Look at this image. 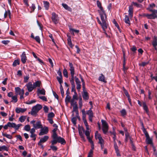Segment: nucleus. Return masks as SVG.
Segmentation results:
<instances>
[{
	"label": "nucleus",
	"mask_w": 157,
	"mask_h": 157,
	"mask_svg": "<svg viewBox=\"0 0 157 157\" xmlns=\"http://www.w3.org/2000/svg\"><path fill=\"white\" fill-rule=\"evenodd\" d=\"M57 128H54L52 130L53 133L52 135L53 140L51 141L52 144H56L57 142L60 143L62 144H65L66 142L65 140L60 136H58L56 133Z\"/></svg>",
	"instance_id": "1"
},
{
	"label": "nucleus",
	"mask_w": 157,
	"mask_h": 157,
	"mask_svg": "<svg viewBox=\"0 0 157 157\" xmlns=\"http://www.w3.org/2000/svg\"><path fill=\"white\" fill-rule=\"evenodd\" d=\"M96 19L97 20V21L98 23L101 26V28L104 31V33L106 36H107L108 35L106 33L105 30L107 29L108 25L107 23V20L104 19L103 21V20H101V21L100 20L99 18L98 17H97Z\"/></svg>",
	"instance_id": "2"
},
{
	"label": "nucleus",
	"mask_w": 157,
	"mask_h": 157,
	"mask_svg": "<svg viewBox=\"0 0 157 157\" xmlns=\"http://www.w3.org/2000/svg\"><path fill=\"white\" fill-rule=\"evenodd\" d=\"M42 108V106L40 104H37L33 106L30 112H29V114L31 113L32 116H36L38 112Z\"/></svg>",
	"instance_id": "3"
},
{
	"label": "nucleus",
	"mask_w": 157,
	"mask_h": 157,
	"mask_svg": "<svg viewBox=\"0 0 157 157\" xmlns=\"http://www.w3.org/2000/svg\"><path fill=\"white\" fill-rule=\"evenodd\" d=\"M142 125L143 127L142 130L146 137V143L147 144H151L153 145L152 139L150 138L147 132L146 131L145 128L144 127L143 124H142Z\"/></svg>",
	"instance_id": "4"
},
{
	"label": "nucleus",
	"mask_w": 157,
	"mask_h": 157,
	"mask_svg": "<svg viewBox=\"0 0 157 157\" xmlns=\"http://www.w3.org/2000/svg\"><path fill=\"white\" fill-rule=\"evenodd\" d=\"M30 123L33 124V127L37 129L42 127V125L40 121H38L36 122L35 120H33L30 122Z\"/></svg>",
	"instance_id": "5"
},
{
	"label": "nucleus",
	"mask_w": 157,
	"mask_h": 157,
	"mask_svg": "<svg viewBox=\"0 0 157 157\" xmlns=\"http://www.w3.org/2000/svg\"><path fill=\"white\" fill-rule=\"evenodd\" d=\"M102 125V129L104 134H106L108 129V125L106 121L103 120H101Z\"/></svg>",
	"instance_id": "6"
},
{
	"label": "nucleus",
	"mask_w": 157,
	"mask_h": 157,
	"mask_svg": "<svg viewBox=\"0 0 157 157\" xmlns=\"http://www.w3.org/2000/svg\"><path fill=\"white\" fill-rule=\"evenodd\" d=\"M51 19L52 21L55 24H57L59 21V18L58 16L55 13L53 12L52 13Z\"/></svg>",
	"instance_id": "7"
},
{
	"label": "nucleus",
	"mask_w": 157,
	"mask_h": 157,
	"mask_svg": "<svg viewBox=\"0 0 157 157\" xmlns=\"http://www.w3.org/2000/svg\"><path fill=\"white\" fill-rule=\"evenodd\" d=\"M49 131L48 128L46 126H44V127L42 126V128H40V132L39 133L40 136H43L48 133Z\"/></svg>",
	"instance_id": "8"
},
{
	"label": "nucleus",
	"mask_w": 157,
	"mask_h": 157,
	"mask_svg": "<svg viewBox=\"0 0 157 157\" xmlns=\"http://www.w3.org/2000/svg\"><path fill=\"white\" fill-rule=\"evenodd\" d=\"M100 10L101 11L99 12V13L101 20L103 21L104 19L107 20V16L103 8L100 9Z\"/></svg>",
	"instance_id": "9"
},
{
	"label": "nucleus",
	"mask_w": 157,
	"mask_h": 157,
	"mask_svg": "<svg viewBox=\"0 0 157 157\" xmlns=\"http://www.w3.org/2000/svg\"><path fill=\"white\" fill-rule=\"evenodd\" d=\"M29 92H32L34 89L33 86L31 82H29L25 86Z\"/></svg>",
	"instance_id": "10"
},
{
	"label": "nucleus",
	"mask_w": 157,
	"mask_h": 157,
	"mask_svg": "<svg viewBox=\"0 0 157 157\" xmlns=\"http://www.w3.org/2000/svg\"><path fill=\"white\" fill-rule=\"evenodd\" d=\"M75 82L77 85V89L78 91H79L81 88V82L78 78L76 76H75Z\"/></svg>",
	"instance_id": "11"
},
{
	"label": "nucleus",
	"mask_w": 157,
	"mask_h": 157,
	"mask_svg": "<svg viewBox=\"0 0 157 157\" xmlns=\"http://www.w3.org/2000/svg\"><path fill=\"white\" fill-rule=\"evenodd\" d=\"M86 114L89 116V119L90 122L92 121V118L93 117V112L91 109H90L89 110L87 111Z\"/></svg>",
	"instance_id": "12"
},
{
	"label": "nucleus",
	"mask_w": 157,
	"mask_h": 157,
	"mask_svg": "<svg viewBox=\"0 0 157 157\" xmlns=\"http://www.w3.org/2000/svg\"><path fill=\"white\" fill-rule=\"evenodd\" d=\"M15 91L17 95H20L21 94H24V90L22 89L21 90L19 87H16L15 88Z\"/></svg>",
	"instance_id": "13"
},
{
	"label": "nucleus",
	"mask_w": 157,
	"mask_h": 157,
	"mask_svg": "<svg viewBox=\"0 0 157 157\" xmlns=\"http://www.w3.org/2000/svg\"><path fill=\"white\" fill-rule=\"evenodd\" d=\"M27 110L26 108H22L21 107H17L15 109V112L17 113H23Z\"/></svg>",
	"instance_id": "14"
},
{
	"label": "nucleus",
	"mask_w": 157,
	"mask_h": 157,
	"mask_svg": "<svg viewBox=\"0 0 157 157\" xmlns=\"http://www.w3.org/2000/svg\"><path fill=\"white\" fill-rule=\"evenodd\" d=\"M21 57V62L23 63H25L27 60V58L26 56L25 52H22Z\"/></svg>",
	"instance_id": "15"
},
{
	"label": "nucleus",
	"mask_w": 157,
	"mask_h": 157,
	"mask_svg": "<svg viewBox=\"0 0 157 157\" xmlns=\"http://www.w3.org/2000/svg\"><path fill=\"white\" fill-rule=\"evenodd\" d=\"M49 137L48 136H44L43 138H41L38 144H40V143H44L46 142L48 139Z\"/></svg>",
	"instance_id": "16"
},
{
	"label": "nucleus",
	"mask_w": 157,
	"mask_h": 157,
	"mask_svg": "<svg viewBox=\"0 0 157 157\" xmlns=\"http://www.w3.org/2000/svg\"><path fill=\"white\" fill-rule=\"evenodd\" d=\"M73 112H75L76 113V117L78 119H80V117L79 116L78 112V110L77 104L73 106Z\"/></svg>",
	"instance_id": "17"
},
{
	"label": "nucleus",
	"mask_w": 157,
	"mask_h": 157,
	"mask_svg": "<svg viewBox=\"0 0 157 157\" xmlns=\"http://www.w3.org/2000/svg\"><path fill=\"white\" fill-rule=\"evenodd\" d=\"M69 66L70 67L69 70L70 71V74L75 73V68L72 63L69 62Z\"/></svg>",
	"instance_id": "18"
},
{
	"label": "nucleus",
	"mask_w": 157,
	"mask_h": 157,
	"mask_svg": "<svg viewBox=\"0 0 157 157\" xmlns=\"http://www.w3.org/2000/svg\"><path fill=\"white\" fill-rule=\"evenodd\" d=\"M41 84V82L40 81H37L33 83V87L34 89L36 88L37 87H40Z\"/></svg>",
	"instance_id": "19"
},
{
	"label": "nucleus",
	"mask_w": 157,
	"mask_h": 157,
	"mask_svg": "<svg viewBox=\"0 0 157 157\" xmlns=\"http://www.w3.org/2000/svg\"><path fill=\"white\" fill-rule=\"evenodd\" d=\"M39 94L45 95V90L43 88H42V89H38L37 90V94L39 95Z\"/></svg>",
	"instance_id": "20"
},
{
	"label": "nucleus",
	"mask_w": 157,
	"mask_h": 157,
	"mask_svg": "<svg viewBox=\"0 0 157 157\" xmlns=\"http://www.w3.org/2000/svg\"><path fill=\"white\" fill-rule=\"evenodd\" d=\"M98 80L104 83H106L107 82V81L105 80V76L102 74H101L100 76L99 77Z\"/></svg>",
	"instance_id": "21"
},
{
	"label": "nucleus",
	"mask_w": 157,
	"mask_h": 157,
	"mask_svg": "<svg viewBox=\"0 0 157 157\" xmlns=\"http://www.w3.org/2000/svg\"><path fill=\"white\" fill-rule=\"evenodd\" d=\"M128 14L131 17L133 16V7L132 6H130L129 7Z\"/></svg>",
	"instance_id": "22"
},
{
	"label": "nucleus",
	"mask_w": 157,
	"mask_h": 157,
	"mask_svg": "<svg viewBox=\"0 0 157 157\" xmlns=\"http://www.w3.org/2000/svg\"><path fill=\"white\" fill-rule=\"evenodd\" d=\"M62 6L65 10H67L70 12H71L72 11L71 8L70 7L68 6L66 4L63 3L62 4Z\"/></svg>",
	"instance_id": "23"
},
{
	"label": "nucleus",
	"mask_w": 157,
	"mask_h": 157,
	"mask_svg": "<svg viewBox=\"0 0 157 157\" xmlns=\"http://www.w3.org/2000/svg\"><path fill=\"white\" fill-rule=\"evenodd\" d=\"M82 96L83 98L85 100H88L89 98L88 93L86 91H83Z\"/></svg>",
	"instance_id": "24"
},
{
	"label": "nucleus",
	"mask_w": 157,
	"mask_h": 157,
	"mask_svg": "<svg viewBox=\"0 0 157 157\" xmlns=\"http://www.w3.org/2000/svg\"><path fill=\"white\" fill-rule=\"evenodd\" d=\"M143 109L146 111L147 115H148L149 114L148 108L145 102H143Z\"/></svg>",
	"instance_id": "25"
},
{
	"label": "nucleus",
	"mask_w": 157,
	"mask_h": 157,
	"mask_svg": "<svg viewBox=\"0 0 157 157\" xmlns=\"http://www.w3.org/2000/svg\"><path fill=\"white\" fill-rule=\"evenodd\" d=\"M124 21L126 24H128V26L130 25V21L127 15H125V18H124Z\"/></svg>",
	"instance_id": "26"
},
{
	"label": "nucleus",
	"mask_w": 157,
	"mask_h": 157,
	"mask_svg": "<svg viewBox=\"0 0 157 157\" xmlns=\"http://www.w3.org/2000/svg\"><path fill=\"white\" fill-rule=\"evenodd\" d=\"M157 17L155 16L154 15L153 13H152L151 14H148L147 15V18L148 19H155Z\"/></svg>",
	"instance_id": "27"
},
{
	"label": "nucleus",
	"mask_w": 157,
	"mask_h": 157,
	"mask_svg": "<svg viewBox=\"0 0 157 157\" xmlns=\"http://www.w3.org/2000/svg\"><path fill=\"white\" fill-rule=\"evenodd\" d=\"M71 78L70 79V82L71 84H75L74 82V79H75V77L74 75L75 73L71 74Z\"/></svg>",
	"instance_id": "28"
},
{
	"label": "nucleus",
	"mask_w": 157,
	"mask_h": 157,
	"mask_svg": "<svg viewBox=\"0 0 157 157\" xmlns=\"http://www.w3.org/2000/svg\"><path fill=\"white\" fill-rule=\"evenodd\" d=\"M89 130V129H86V130L85 131L84 129H82V130L83 132H85V134L87 138H88L90 137V132Z\"/></svg>",
	"instance_id": "29"
},
{
	"label": "nucleus",
	"mask_w": 157,
	"mask_h": 157,
	"mask_svg": "<svg viewBox=\"0 0 157 157\" xmlns=\"http://www.w3.org/2000/svg\"><path fill=\"white\" fill-rule=\"evenodd\" d=\"M9 150V148L6 147L5 145H3L2 146H0V151H8Z\"/></svg>",
	"instance_id": "30"
},
{
	"label": "nucleus",
	"mask_w": 157,
	"mask_h": 157,
	"mask_svg": "<svg viewBox=\"0 0 157 157\" xmlns=\"http://www.w3.org/2000/svg\"><path fill=\"white\" fill-rule=\"evenodd\" d=\"M26 117V116H22L19 118V121L21 123L25 121Z\"/></svg>",
	"instance_id": "31"
},
{
	"label": "nucleus",
	"mask_w": 157,
	"mask_h": 157,
	"mask_svg": "<svg viewBox=\"0 0 157 157\" xmlns=\"http://www.w3.org/2000/svg\"><path fill=\"white\" fill-rule=\"evenodd\" d=\"M44 7L45 8V9L46 10H48V9L49 3L47 1H44L43 2Z\"/></svg>",
	"instance_id": "32"
},
{
	"label": "nucleus",
	"mask_w": 157,
	"mask_h": 157,
	"mask_svg": "<svg viewBox=\"0 0 157 157\" xmlns=\"http://www.w3.org/2000/svg\"><path fill=\"white\" fill-rule=\"evenodd\" d=\"M152 44L153 47L157 46V37L156 36H154Z\"/></svg>",
	"instance_id": "33"
},
{
	"label": "nucleus",
	"mask_w": 157,
	"mask_h": 157,
	"mask_svg": "<svg viewBox=\"0 0 157 157\" xmlns=\"http://www.w3.org/2000/svg\"><path fill=\"white\" fill-rule=\"evenodd\" d=\"M30 12L31 13L34 12L36 8L35 5L33 3L32 4V6L30 7Z\"/></svg>",
	"instance_id": "34"
},
{
	"label": "nucleus",
	"mask_w": 157,
	"mask_h": 157,
	"mask_svg": "<svg viewBox=\"0 0 157 157\" xmlns=\"http://www.w3.org/2000/svg\"><path fill=\"white\" fill-rule=\"evenodd\" d=\"M95 137L96 139H98L99 140L102 138L101 135L98 133V131H96L95 133Z\"/></svg>",
	"instance_id": "35"
},
{
	"label": "nucleus",
	"mask_w": 157,
	"mask_h": 157,
	"mask_svg": "<svg viewBox=\"0 0 157 157\" xmlns=\"http://www.w3.org/2000/svg\"><path fill=\"white\" fill-rule=\"evenodd\" d=\"M63 73L64 76L66 78H68V72L66 69H64L63 70Z\"/></svg>",
	"instance_id": "36"
},
{
	"label": "nucleus",
	"mask_w": 157,
	"mask_h": 157,
	"mask_svg": "<svg viewBox=\"0 0 157 157\" xmlns=\"http://www.w3.org/2000/svg\"><path fill=\"white\" fill-rule=\"evenodd\" d=\"M11 98L12 100L11 102H12L13 101L14 103H16L17 101V95L12 96Z\"/></svg>",
	"instance_id": "37"
},
{
	"label": "nucleus",
	"mask_w": 157,
	"mask_h": 157,
	"mask_svg": "<svg viewBox=\"0 0 157 157\" xmlns=\"http://www.w3.org/2000/svg\"><path fill=\"white\" fill-rule=\"evenodd\" d=\"M2 135L3 136L6 137V138L9 139H12V136L9 134H7L6 133H2Z\"/></svg>",
	"instance_id": "38"
},
{
	"label": "nucleus",
	"mask_w": 157,
	"mask_h": 157,
	"mask_svg": "<svg viewBox=\"0 0 157 157\" xmlns=\"http://www.w3.org/2000/svg\"><path fill=\"white\" fill-rule=\"evenodd\" d=\"M24 129L27 131H29L30 130V127L29 124L25 125L24 127Z\"/></svg>",
	"instance_id": "39"
},
{
	"label": "nucleus",
	"mask_w": 157,
	"mask_h": 157,
	"mask_svg": "<svg viewBox=\"0 0 157 157\" xmlns=\"http://www.w3.org/2000/svg\"><path fill=\"white\" fill-rule=\"evenodd\" d=\"M20 64L19 60H15L13 64V65L14 67H15L17 65H19Z\"/></svg>",
	"instance_id": "40"
},
{
	"label": "nucleus",
	"mask_w": 157,
	"mask_h": 157,
	"mask_svg": "<svg viewBox=\"0 0 157 157\" xmlns=\"http://www.w3.org/2000/svg\"><path fill=\"white\" fill-rule=\"evenodd\" d=\"M67 42L71 48L73 47V45L72 44L71 37H69L67 39Z\"/></svg>",
	"instance_id": "41"
},
{
	"label": "nucleus",
	"mask_w": 157,
	"mask_h": 157,
	"mask_svg": "<svg viewBox=\"0 0 157 157\" xmlns=\"http://www.w3.org/2000/svg\"><path fill=\"white\" fill-rule=\"evenodd\" d=\"M15 123H11L10 122H8L7 123V125L9 127L11 128H14L15 127Z\"/></svg>",
	"instance_id": "42"
},
{
	"label": "nucleus",
	"mask_w": 157,
	"mask_h": 157,
	"mask_svg": "<svg viewBox=\"0 0 157 157\" xmlns=\"http://www.w3.org/2000/svg\"><path fill=\"white\" fill-rule=\"evenodd\" d=\"M54 144H52L51 143V145L50 146V147L53 151H55L57 150V148L56 147L53 146Z\"/></svg>",
	"instance_id": "43"
},
{
	"label": "nucleus",
	"mask_w": 157,
	"mask_h": 157,
	"mask_svg": "<svg viewBox=\"0 0 157 157\" xmlns=\"http://www.w3.org/2000/svg\"><path fill=\"white\" fill-rule=\"evenodd\" d=\"M56 78L59 84H61L63 82L62 77L57 76Z\"/></svg>",
	"instance_id": "44"
},
{
	"label": "nucleus",
	"mask_w": 157,
	"mask_h": 157,
	"mask_svg": "<svg viewBox=\"0 0 157 157\" xmlns=\"http://www.w3.org/2000/svg\"><path fill=\"white\" fill-rule=\"evenodd\" d=\"M120 113H121L122 115L123 116H124L126 114V112L125 109H123L120 111Z\"/></svg>",
	"instance_id": "45"
},
{
	"label": "nucleus",
	"mask_w": 157,
	"mask_h": 157,
	"mask_svg": "<svg viewBox=\"0 0 157 157\" xmlns=\"http://www.w3.org/2000/svg\"><path fill=\"white\" fill-rule=\"evenodd\" d=\"M70 98L71 97L69 95H68V96H67V95L65 99V102L67 103L69 102Z\"/></svg>",
	"instance_id": "46"
},
{
	"label": "nucleus",
	"mask_w": 157,
	"mask_h": 157,
	"mask_svg": "<svg viewBox=\"0 0 157 157\" xmlns=\"http://www.w3.org/2000/svg\"><path fill=\"white\" fill-rule=\"evenodd\" d=\"M149 63V61L142 62L141 63L139 64V66L144 67L146 65L148 64Z\"/></svg>",
	"instance_id": "47"
},
{
	"label": "nucleus",
	"mask_w": 157,
	"mask_h": 157,
	"mask_svg": "<svg viewBox=\"0 0 157 157\" xmlns=\"http://www.w3.org/2000/svg\"><path fill=\"white\" fill-rule=\"evenodd\" d=\"M54 116L55 114L53 112L50 113L48 114V118H52Z\"/></svg>",
	"instance_id": "48"
},
{
	"label": "nucleus",
	"mask_w": 157,
	"mask_h": 157,
	"mask_svg": "<svg viewBox=\"0 0 157 157\" xmlns=\"http://www.w3.org/2000/svg\"><path fill=\"white\" fill-rule=\"evenodd\" d=\"M71 85V91L74 92V94H75L76 93V91L75 89V84H73Z\"/></svg>",
	"instance_id": "49"
},
{
	"label": "nucleus",
	"mask_w": 157,
	"mask_h": 157,
	"mask_svg": "<svg viewBox=\"0 0 157 157\" xmlns=\"http://www.w3.org/2000/svg\"><path fill=\"white\" fill-rule=\"evenodd\" d=\"M22 126V125L21 124H18L17 125H16V124H15V127H14V128L15 130H17L19 129L20 127Z\"/></svg>",
	"instance_id": "50"
},
{
	"label": "nucleus",
	"mask_w": 157,
	"mask_h": 157,
	"mask_svg": "<svg viewBox=\"0 0 157 157\" xmlns=\"http://www.w3.org/2000/svg\"><path fill=\"white\" fill-rule=\"evenodd\" d=\"M78 103L79 108H81L82 105V99L81 97L79 98Z\"/></svg>",
	"instance_id": "51"
},
{
	"label": "nucleus",
	"mask_w": 157,
	"mask_h": 157,
	"mask_svg": "<svg viewBox=\"0 0 157 157\" xmlns=\"http://www.w3.org/2000/svg\"><path fill=\"white\" fill-rule=\"evenodd\" d=\"M97 4L98 7H99L100 9H102L103 8L101 5V3L98 0L97 1Z\"/></svg>",
	"instance_id": "52"
},
{
	"label": "nucleus",
	"mask_w": 157,
	"mask_h": 157,
	"mask_svg": "<svg viewBox=\"0 0 157 157\" xmlns=\"http://www.w3.org/2000/svg\"><path fill=\"white\" fill-rule=\"evenodd\" d=\"M49 36L51 38L52 41L54 43V44L56 45V46L57 47H58L57 46V45L56 44V43H55V41H54V38H53V37L52 36V34H50L49 35Z\"/></svg>",
	"instance_id": "53"
},
{
	"label": "nucleus",
	"mask_w": 157,
	"mask_h": 157,
	"mask_svg": "<svg viewBox=\"0 0 157 157\" xmlns=\"http://www.w3.org/2000/svg\"><path fill=\"white\" fill-rule=\"evenodd\" d=\"M152 147L154 151V154L155 155L156 157H157V149H156L153 145L152 146Z\"/></svg>",
	"instance_id": "54"
},
{
	"label": "nucleus",
	"mask_w": 157,
	"mask_h": 157,
	"mask_svg": "<svg viewBox=\"0 0 157 157\" xmlns=\"http://www.w3.org/2000/svg\"><path fill=\"white\" fill-rule=\"evenodd\" d=\"M76 118H77L76 116L75 117H73L71 119V121L73 123L75 124H76V121L77 120Z\"/></svg>",
	"instance_id": "55"
},
{
	"label": "nucleus",
	"mask_w": 157,
	"mask_h": 157,
	"mask_svg": "<svg viewBox=\"0 0 157 157\" xmlns=\"http://www.w3.org/2000/svg\"><path fill=\"white\" fill-rule=\"evenodd\" d=\"M36 135L35 133L31 134V135H30V137L32 138H33V140L34 141H35L36 138Z\"/></svg>",
	"instance_id": "56"
},
{
	"label": "nucleus",
	"mask_w": 157,
	"mask_h": 157,
	"mask_svg": "<svg viewBox=\"0 0 157 157\" xmlns=\"http://www.w3.org/2000/svg\"><path fill=\"white\" fill-rule=\"evenodd\" d=\"M84 123L86 126V129H89V125L88 124L86 120L83 121Z\"/></svg>",
	"instance_id": "57"
},
{
	"label": "nucleus",
	"mask_w": 157,
	"mask_h": 157,
	"mask_svg": "<svg viewBox=\"0 0 157 157\" xmlns=\"http://www.w3.org/2000/svg\"><path fill=\"white\" fill-rule=\"evenodd\" d=\"M7 13H8L9 15H10V10H8V12H7L6 11V12L4 14V17L5 18H6L7 17Z\"/></svg>",
	"instance_id": "58"
},
{
	"label": "nucleus",
	"mask_w": 157,
	"mask_h": 157,
	"mask_svg": "<svg viewBox=\"0 0 157 157\" xmlns=\"http://www.w3.org/2000/svg\"><path fill=\"white\" fill-rule=\"evenodd\" d=\"M151 92L150 91V90H148V98L150 100L151 99H152V97H153V96H151Z\"/></svg>",
	"instance_id": "59"
},
{
	"label": "nucleus",
	"mask_w": 157,
	"mask_h": 157,
	"mask_svg": "<svg viewBox=\"0 0 157 157\" xmlns=\"http://www.w3.org/2000/svg\"><path fill=\"white\" fill-rule=\"evenodd\" d=\"M113 23L115 24V26L118 29H120L119 26L118 25V24L117 23L116 21H115V19H113Z\"/></svg>",
	"instance_id": "60"
},
{
	"label": "nucleus",
	"mask_w": 157,
	"mask_h": 157,
	"mask_svg": "<svg viewBox=\"0 0 157 157\" xmlns=\"http://www.w3.org/2000/svg\"><path fill=\"white\" fill-rule=\"evenodd\" d=\"M93 151H90L89 152L87 157H93Z\"/></svg>",
	"instance_id": "61"
},
{
	"label": "nucleus",
	"mask_w": 157,
	"mask_h": 157,
	"mask_svg": "<svg viewBox=\"0 0 157 157\" xmlns=\"http://www.w3.org/2000/svg\"><path fill=\"white\" fill-rule=\"evenodd\" d=\"M98 140V143L100 144L101 145L104 144V140L102 138Z\"/></svg>",
	"instance_id": "62"
},
{
	"label": "nucleus",
	"mask_w": 157,
	"mask_h": 157,
	"mask_svg": "<svg viewBox=\"0 0 157 157\" xmlns=\"http://www.w3.org/2000/svg\"><path fill=\"white\" fill-rule=\"evenodd\" d=\"M39 98L40 99L42 100L43 101H47V98L45 96H39Z\"/></svg>",
	"instance_id": "63"
},
{
	"label": "nucleus",
	"mask_w": 157,
	"mask_h": 157,
	"mask_svg": "<svg viewBox=\"0 0 157 157\" xmlns=\"http://www.w3.org/2000/svg\"><path fill=\"white\" fill-rule=\"evenodd\" d=\"M34 39L36 40V41L38 42V43H40V37L39 36H36L34 38Z\"/></svg>",
	"instance_id": "64"
}]
</instances>
